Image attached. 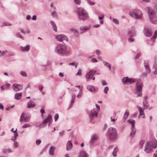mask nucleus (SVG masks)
I'll return each mask as SVG.
<instances>
[{
	"instance_id": "obj_30",
	"label": "nucleus",
	"mask_w": 157,
	"mask_h": 157,
	"mask_svg": "<svg viewBox=\"0 0 157 157\" xmlns=\"http://www.w3.org/2000/svg\"><path fill=\"white\" fill-rule=\"evenodd\" d=\"M12 151L10 149H3L2 150V152L3 153H11Z\"/></svg>"
},
{
	"instance_id": "obj_7",
	"label": "nucleus",
	"mask_w": 157,
	"mask_h": 157,
	"mask_svg": "<svg viewBox=\"0 0 157 157\" xmlns=\"http://www.w3.org/2000/svg\"><path fill=\"white\" fill-rule=\"evenodd\" d=\"M143 87V86L142 83L140 81H138L136 82L135 88V93L137 94V97L142 96V94L141 92L142 91Z\"/></svg>"
},
{
	"instance_id": "obj_48",
	"label": "nucleus",
	"mask_w": 157,
	"mask_h": 157,
	"mask_svg": "<svg viewBox=\"0 0 157 157\" xmlns=\"http://www.w3.org/2000/svg\"><path fill=\"white\" fill-rule=\"evenodd\" d=\"M40 112L41 113V117L42 118H44V116L43 114L45 113V111L44 109H41L40 110Z\"/></svg>"
},
{
	"instance_id": "obj_57",
	"label": "nucleus",
	"mask_w": 157,
	"mask_h": 157,
	"mask_svg": "<svg viewBox=\"0 0 157 157\" xmlns=\"http://www.w3.org/2000/svg\"><path fill=\"white\" fill-rule=\"evenodd\" d=\"M130 38L128 39V41L129 42H132L134 41V39L132 37L130 36Z\"/></svg>"
},
{
	"instance_id": "obj_15",
	"label": "nucleus",
	"mask_w": 157,
	"mask_h": 157,
	"mask_svg": "<svg viewBox=\"0 0 157 157\" xmlns=\"http://www.w3.org/2000/svg\"><path fill=\"white\" fill-rule=\"evenodd\" d=\"M144 65L146 72L148 74L150 73L151 72V70L148 63L145 62L144 63Z\"/></svg>"
},
{
	"instance_id": "obj_23",
	"label": "nucleus",
	"mask_w": 157,
	"mask_h": 157,
	"mask_svg": "<svg viewBox=\"0 0 157 157\" xmlns=\"http://www.w3.org/2000/svg\"><path fill=\"white\" fill-rule=\"evenodd\" d=\"M87 89L91 92H94L95 91L94 87L92 85L88 86L87 87Z\"/></svg>"
},
{
	"instance_id": "obj_12",
	"label": "nucleus",
	"mask_w": 157,
	"mask_h": 157,
	"mask_svg": "<svg viewBox=\"0 0 157 157\" xmlns=\"http://www.w3.org/2000/svg\"><path fill=\"white\" fill-rule=\"evenodd\" d=\"M91 28L90 25L81 26L80 28V32L81 33H82L86 31L89 30Z\"/></svg>"
},
{
	"instance_id": "obj_41",
	"label": "nucleus",
	"mask_w": 157,
	"mask_h": 157,
	"mask_svg": "<svg viewBox=\"0 0 157 157\" xmlns=\"http://www.w3.org/2000/svg\"><path fill=\"white\" fill-rule=\"evenodd\" d=\"M36 105L35 104H32L29 105L27 106V108H33L35 106H36Z\"/></svg>"
},
{
	"instance_id": "obj_34",
	"label": "nucleus",
	"mask_w": 157,
	"mask_h": 157,
	"mask_svg": "<svg viewBox=\"0 0 157 157\" xmlns=\"http://www.w3.org/2000/svg\"><path fill=\"white\" fill-rule=\"evenodd\" d=\"M137 107L139 111L140 112V115H143L144 114V112L142 110L141 108L139 106H137Z\"/></svg>"
},
{
	"instance_id": "obj_55",
	"label": "nucleus",
	"mask_w": 157,
	"mask_h": 157,
	"mask_svg": "<svg viewBox=\"0 0 157 157\" xmlns=\"http://www.w3.org/2000/svg\"><path fill=\"white\" fill-rule=\"evenodd\" d=\"M43 86L42 85L40 84L39 86V90L40 91V92H41L42 90H43Z\"/></svg>"
},
{
	"instance_id": "obj_49",
	"label": "nucleus",
	"mask_w": 157,
	"mask_h": 157,
	"mask_svg": "<svg viewBox=\"0 0 157 157\" xmlns=\"http://www.w3.org/2000/svg\"><path fill=\"white\" fill-rule=\"evenodd\" d=\"M59 118V115L58 114L56 113L55 114L54 116V119L55 121H56Z\"/></svg>"
},
{
	"instance_id": "obj_22",
	"label": "nucleus",
	"mask_w": 157,
	"mask_h": 157,
	"mask_svg": "<svg viewBox=\"0 0 157 157\" xmlns=\"http://www.w3.org/2000/svg\"><path fill=\"white\" fill-rule=\"evenodd\" d=\"M76 96V94H74L72 95V99L71 102V104L70 105V106L68 109V110L69 109H70L71 106H72L73 105V104L74 103L75 98Z\"/></svg>"
},
{
	"instance_id": "obj_37",
	"label": "nucleus",
	"mask_w": 157,
	"mask_h": 157,
	"mask_svg": "<svg viewBox=\"0 0 157 157\" xmlns=\"http://www.w3.org/2000/svg\"><path fill=\"white\" fill-rule=\"evenodd\" d=\"M21 75L23 77H26L27 76V74L25 71H21L20 72Z\"/></svg>"
},
{
	"instance_id": "obj_39",
	"label": "nucleus",
	"mask_w": 157,
	"mask_h": 157,
	"mask_svg": "<svg viewBox=\"0 0 157 157\" xmlns=\"http://www.w3.org/2000/svg\"><path fill=\"white\" fill-rule=\"evenodd\" d=\"M17 131V129H16L13 132L14 133V136L13 137V138H14L16 139V138L18 136V134L16 132Z\"/></svg>"
},
{
	"instance_id": "obj_3",
	"label": "nucleus",
	"mask_w": 157,
	"mask_h": 157,
	"mask_svg": "<svg viewBox=\"0 0 157 157\" xmlns=\"http://www.w3.org/2000/svg\"><path fill=\"white\" fill-rule=\"evenodd\" d=\"M77 13L80 20H85L89 18L87 12L82 8L79 7L78 9Z\"/></svg>"
},
{
	"instance_id": "obj_47",
	"label": "nucleus",
	"mask_w": 157,
	"mask_h": 157,
	"mask_svg": "<svg viewBox=\"0 0 157 157\" xmlns=\"http://www.w3.org/2000/svg\"><path fill=\"white\" fill-rule=\"evenodd\" d=\"M109 90V87L107 86H106L105 87L104 90V92L105 93L107 94V93L108 91Z\"/></svg>"
},
{
	"instance_id": "obj_63",
	"label": "nucleus",
	"mask_w": 157,
	"mask_h": 157,
	"mask_svg": "<svg viewBox=\"0 0 157 157\" xmlns=\"http://www.w3.org/2000/svg\"><path fill=\"white\" fill-rule=\"evenodd\" d=\"M92 61L94 63L98 62V60L95 58H92Z\"/></svg>"
},
{
	"instance_id": "obj_11",
	"label": "nucleus",
	"mask_w": 157,
	"mask_h": 157,
	"mask_svg": "<svg viewBox=\"0 0 157 157\" xmlns=\"http://www.w3.org/2000/svg\"><path fill=\"white\" fill-rule=\"evenodd\" d=\"M96 70H94L92 69L90 70L85 75L86 78L87 79V81H88L95 74L96 72Z\"/></svg>"
},
{
	"instance_id": "obj_59",
	"label": "nucleus",
	"mask_w": 157,
	"mask_h": 157,
	"mask_svg": "<svg viewBox=\"0 0 157 157\" xmlns=\"http://www.w3.org/2000/svg\"><path fill=\"white\" fill-rule=\"evenodd\" d=\"M35 104L31 100H30L27 103V105H29Z\"/></svg>"
},
{
	"instance_id": "obj_25",
	"label": "nucleus",
	"mask_w": 157,
	"mask_h": 157,
	"mask_svg": "<svg viewBox=\"0 0 157 157\" xmlns=\"http://www.w3.org/2000/svg\"><path fill=\"white\" fill-rule=\"evenodd\" d=\"M19 87V85L18 84H14L13 85V90L16 91H17L20 90V89Z\"/></svg>"
},
{
	"instance_id": "obj_17",
	"label": "nucleus",
	"mask_w": 157,
	"mask_h": 157,
	"mask_svg": "<svg viewBox=\"0 0 157 157\" xmlns=\"http://www.w3.org/2000/svg\"><path fill=\"white\" fill-rule=\"evenodd\" d=\"M151 31L149 29H144V33L145 36L147 37H150L151 35Z\"/></svg>"
},
{
	"instance_id": "obj_42",
	"label": "nucleus",
	"mask_w": 157,
	"mask_h": 157,
	"mask_svg": "<svg viewBox=\"0 0 157 157\" xmlns=\"http://www.w3.org/2000/svg\"><path fill=\"white\" fill-rule=\"evenodd\" d=\"M157 37V31H156L154 35L153 38H152L151 40L152 41H153V42H155L154 39L156 38Z\"/></svg>"
},
{
	"instance_id": "obj_50",
	"label": "nucleus",
	"mask_w": 157,
	"mask_h": 157,
	"mask_svg": "<svg viewBox=\"0 0 157 157\" xmlns=\"http://www.w3.org/2000/svg\"><path fill=\"white\" fill-rule=\"evenodd\" d=\"M76 75L81 76V70L80 69H79L77 74H76Z\"/></svg>"
},
{
	"instance_id": "obj_10",
	"label": "nucleus",
	"mask_w": 157,
	"mask_h": 157,
	"mask_svg": "<svg viewBox=\"0 0 157 157\" xmlns=\"http://www.w3.org/2000/svg\"><path fill=\"white\" fill-rule=\"evenodd\" d=\"M58 41L60 42H63V41H67L68 39L67 36L64 34H60L58 35L56 37Z\"/></svg>"
},
{
	"instance_id": "obj_19",
	"label": "nucleus",
	"mask_w": 157,
	"mask_h": 157,
	"mask_svg": "<svg viewBox=\"0 0 157 157\" xmlns=\"http://www.w3.org/2000/svg\"><path fill=\"white\" fill-rule=\"evenodd\" d=\"M23 117L24 121L25 122H29L30 119V115H24L23 114Z\"/></svg>"
},
{
	"instance_id": "obj_46",
	"label": "nucleus",
	"mask_w": 157,
	"mask_h": 157,
	"mask_svg": "<svg viewBox=\"0 0 157 157\" xmlns=\"http://www.w3.org/2000/svg\"><path fill=\"white\" fill-rule=\"evenodd\" d=\"M19 143L16 141H14V142L13 146L15 148H17L19 146Z\"/></svg>"
},
{
	"instance_id": "obj_32",
	"label": "nucleus",
	"mask_w": 157,
	"mask_h": 157,
	"mask_svg": "<svg viewBox=\"0 0 157 157\" xmlns=\"http://www.w3.org/2000/svg\"><path fill=\"white\" fill-rule=\"evenodd\" d=\"M103 63L105 66L109 68L110 70H111V65L110 64L105 61H103Z\"/></svg>"
},
{
	"instance_id": "obj_45",
	"label": "nucleus",
	"mask_w": 157,
	"mask_h": 157,
	"mask_svg": "<svg viewBox=\"0 0 157 157\" xmlns=\"http://www.w3.org/2000/svg\"><path fill=\"white\" fill-rule=\"evenodd\" d=\"M74 2L77 5H79L81 3V0H74Z\"/></svg>"
},
{
	"instance_id": "obj_60",
	"label": "nucleus",
	"mask_w": 157,
	"mask_h": 157,
	"mask_svg": "<svg viewBox=\"0 0 157 157\" xmlns=\"http://www.w3.org/2000/svg\"><path fill=\"white\" fill-rule=\"evenodd\" d=\"M10 84L9 83L5 85H4V88H5V89L8 88L10 86Z\"/></svg>"
},
{
	"instance_id": "obj_24",
	"label": "nucleus",
	"mask_w": 157,
	"mask_h": 157,
	"mask_svg": "<svg viewBox=\"0 0 157 157\" xmlns=\"http://www.w3.org/2000/svg\"><path fill=\"white\" fill-rule=\"evenodd\" d=\"M136 34L135 31L134 30H129L128 32V35L129 36H134Z\"/></svg>"
},
{
	"instance_id": "obj_8",
	"label": "nucleus",
	"mask_w": 157,
	"mask_h": 157,
	"mask_svg": "<svg viewBox=\"0 0 157 157\" xmlns=\"http://www.w3.org/2000/svg\"><path fill=\"white\" fill-rule=\"evenodd\" d=\"M96 106L97 109L98 111H97L95 109H93L91 110L90 113L89 114V117L90 121L93 119L94 117H97L98 113L99 112L100 110V107L99 105L98 104H96Z\"/></svg>"
},
{
	"instance_id": "obj_62",
	"label": "nucleus",
	"mask_w": 157,
	"mask_h": 157,
	"mask_svg": "<svg viewBox=\"0 0 157 157\" xmlns=\"http://www.w3.org/2000/svg\"><path fill=\"white\" fill-rule=\"evenodd\" d=\"M96 52L98 55H100L101 53V51L99 50L98 49L96 50Z\"/></svg>"
},
{
	"instance_id": "obj_43",
	"label": "nucleus",
	"mask_w": 157,
	"mask_h": 157,
	"mask_svg": "<svg viewBox=\"0 0 157 157\" xmlns=\"http://www.w3.org/2000/svg\"><path fill=\"white\" fill-rule=\"evenodd\" d=\"M87 3L90 5H94L95 4V3L93 2L90 0H86Z\"/></svg>"
},
{
	"instance_id": "obj_44",
	"label": "nucleus",
	"mask_w": 157,
	"mask_h": 157,
	"mask_svg": "<svg viewBox=\"0 0 157 157\" xmlns=\"http://www.w3.org/2000/svg\"><path fill=\"white\" fill-rule=\"evenodd\" d=\"M69 65H72L73 66H75V68H76L77 67V64H76L75 63H70L68 64Z\"/></svg>"
},
{
	"instance_id": "obj_13",
	"label": "nucleus",
	"mask_w": 157,
	"mask_h": 157,
	"mask_svg": "<svg viewBox=\"0 0 157 157\" xmlns=\"http://www.w3.org/2000/svg\"><path fill=\"white\" fill-rule=\"evenodd\" d=\"M98 135L93 134L92 136L91 140L90 141V143L93 144L98 139Z\"/></svg>"
},
{
	"instance_id": "obj_58",
	"label": "nucleus",
	"mask_w": 157,
	"mask_h": 157,
	"mask_svg": "<svg viewBox=\"0 0 157 157\" xmlns=\"http://www.w3.org/2000/svg\"><path fill=\"white\" fill-rule=\"evenodd\" d=\"M143 143H144L142 141H140V142L139 145L140 146V148H142V147Z\"/></svg>"
},
{
	"instance_id": "obj_14",
	"label": "nucleus",
	"mask_w": 157,
	"mask_h": 157,
	"mask_svg": "<svg viewBox=\"0 0 157 157\" xmlns=\"http://www.w3.org/2000/svg\"><path fill=\"white\" fill-rule=\"evenodd\" d=\"M20 49L23 52H27L30 49V46L29 45H27L25 47H20Z\"/></svg>"
},
{
	"instance_id": "obj_54",
	"label": "nucleus",
	"mask_w": 157,
	"mask_h": 157,
	"mask_svg": "<svg viewBox=\"0 0 157 157\" xmlns=\"http://www.w3.org/2000/svg\"><path fill=\"white\" fill-rule=\"evenodd\" d=\"M101 16L98 17V19L100 20H101L104 17V14H102L101 15Z\"/></svg>"
},
{
	"instance_id": "obj_5",
	"label": "nucleus",
	"mask_w": 157,
	"mask_h": 157,
	"mask_svg": "<svg viewBox=\"0 0 157 157\" xmlns=\"http://www.w3.org/2000/svg\"><path fill=\"white\" fill-rule=\"evenodd\" d=\"M67 46L64 44H59L57 45L55 48V52L59 54L64 55L66 53Z\"/></svg>"
},
{
	"instance_id": "obj_38",
	"label": "nucleus",
	"mask_w": 157,
	"mask_h": 157,
	"mask_svg": "<svg viewBox=\"0 0 157 157\" xmlns=\"http://www.w3.org/2000/svg\"><path fill=\"white\" fill-rule=\"evenodd\" d=\"M118 151V149L117 148H115L113 151L112 152V154L115 157L117 155V152Z\"/></svg>"
},
{
	"instance_id": "obj_33",
	"label": "nucleus",
	"mask_w": 157,
	"mask_h": 157,
	"mask_svg": "<svg viewBox=\"0 0 157 157\" xmlns=\"http://www.w3.org/2000/svg\"><path fill=\"white\" fill-rule=\"evenodd\" d=\"M50 23L51 25L53 26V29L55 32H57V27L56 26L55 23V22L53 21H51Z\"/></svg>"
},
{
	"instance_id": "obj_52",
	"label": "nucleus",
	"mask_w": 157,
	"mask_h": 157,
	"mask_svg": "<svg viewBox=\"0 0 157 157\" xmlns=\"http://www.w3.org/2000/svg\"><path fill=\"white\" fill-rule=\"evenodd\" d=\"M113 21L116 24H118L119 23V21L118 20L116 19H113Z\"/></svg>"
},
{
	"instance_id": "obj_64",
	"label": "nucleus",
	"mask_w": 157,
	"mask_h": 157,
	"mask_svg": "<svg viewBox=\"0 0 157 157\" xmlns=\"http://www.w3.org/2000/svg\"><path fill=\"white\" fill-rule=\"evenodd\" d=\"M153 73L155 75H157V69L156 68L155 70Z\"/></svg>"
},
{
	"instance_id": "obj_20",
	"label": "nucleus",
	"mask_w": 157,
	"mask_h": 157,
	"mask_svg": "<svg viewBox=\"0 0 157 157\" xmlns=\"http://www.w3.org/2000/svg\"><path fill=\"white\" fill-rule=\"evenodd\" d=\"M136 130L135 127L131 128V132L130 133V137L131 139L134 136V135L136 134Z\"/></svg>"
},
{
	"instance_id": "obj_6",
	"label": "nucleus",
	"mask_w": 157,
	"mask_h": 157,
	"mask_svg": "<svg viewBox=\"0 0 157 157\" xmlns=\"http://www.w3.org/2000/svg\"><path fill=\"white\" fill-rule=\"evenodd\" d=\"M129 14L131 17L136 19H141L143 15L142 12L138 10H134L130 11Z\"/></svg>"
},
{
	"instance_id": "obj_31",
	"label": "nucleus",
	"mask_w": 157,
	"mask_h": 157,
	"mask_svg": "<svg viewBox=\"0 0 157 157\" xmlns=\"http://www.w3.org/2000/svg\"><path fill=\"white\" fill-rule=\"evenodd\" d=\"M128 122L130 123L132 125L131 128H134L135 127V121L133 120H128Z\"/></svg>"
},
{
	"instance_id": "obj_40",
	"label": "nucleus",
	"mask_w": 157,
	"mask_h": 157,
	"mask_svg": "<svg viewBox=\"0 0 157 157\" xmlns=\"http://www.w3.org/2000/svg\"><path fill=\"white\" fill-rule=\"evenodd\" d=\"M31 127V125L28 123H26L22 126V128H27L30 127Z\"/></svg>"
},
{
	"instance_id": "obj_56",
	"label": "nucleus",
	"mask_w": 157,
	"mask_h": 157,
	"mask_svg": "<svg viewBox=\"0 0 157 157\" xmlns=\"http://www.w3.org/2000/svg\"><path fill=\"white\" fill-rule=\"evenodd\" d=\"M24 114V113H23L21 116L20 119V121L21 122H22L23 121H24V119L23 118V115Z\"/></svg>"
},
{
	"instance_id": "obj_26",
	"label": "nucleus",
	"mask_w": 157,
	"mask_h": 157,
	"mask_svg": "<svg viewBox=\"0 0 157 157\" xmlns=\"http://www.w3.org/2000/svg\"><path fill=\"white\" fill-rule=\"evenodd\" d=\"M70 32L75 35L76 36L78 35V30L74 28H72L70 29Z\"/></svg>"
},
{
	"instance_id": "obj_16",
	"label": "nucleus",
	"mask_w": 157,
	"mask_h": 157,
	"mask_svg": "<svg viewBox=\"0 0 157 157\" xmlns=\"http://www.w3.org/2000/svg\"><path fill=\"white\" fill-rule=\"evenodd\" d=\"M52 120V117L50 115H49L48 117L45 119L42 123V124L46 123L47 122H51Z\"/></svg>"
},
{
	"instance_id": "obj_28",
	"label": "nucleus",
	"mask_w": 157,
	"mask_h": 157,
	"mask_svg": "<svg viewBox=\"0 0 157 157\" xmlns=\"http://www.w3.org/2000/svg\"><path fill=\"white\" fill-rule=\"evenodd\" d=\"M143 106L144 109H147L149 106L148 102L147 101H143Z\"/></svg>"
},
{
	"instance_id": "obj_27",
	"label": "nucleus",
	"mask_w": 157,
	"mask_h": 157,
	"mask_svg": "<svg viewBox=\"0 0 157 157\" xmlns=\"http://www.w3.org/2000/svg\"><path fill=\"white\" fill-rule=\"evenodd\" d=\"M22 94L21 93H17L15 94L14 98L15 99L19 100L22 97Z\"/></svg>"
},
{
	"instance_id": "obj_51",
	"label": "nucleus",
	"mask_w": 157,
	"mask_h": 157,
	"mask_svg": "<svg viewBox=\"0 0 157 157\" xmlns=\"http://www.w3.org/2000/svg\"><path fill=\"white\" fill-rule=\"evenodd\" d=\"M140 53H138L135 56V59H138L140 56Z\"/></svg>"
},
{
	"instance_id": "obj_35",
	"label": "nucleus",
	"mask_w": 157,
	"mask_h": 157,
	"mask_svg": "<svg viewBox=\"0 0 157 157\" xmlns=\"http://www.w3.org/2000/svg\"><path fill=\"white\" fill-rule=\"evenodd\" d=\"M77 91L79 92V93L77 95V97L78 98H80L81 96V94H82V91L79 88L77 90H75V91Z\"/></svg>"
},
{
	"instance_id": "obj_2",
	"label": "nucleus",
	"mask_w": 157,
	"mask_h": 157,
	"mask_svg": "<svg viewBox=\"0 0 157 157\" xmlns=\"http://www.w3.org/2000/svg\"><path fill=\"white\" fill-rule=\"evenodd\" d=\"M146 10H147L148 15L151 22L154 24L157 23V17L155 12L149 7L146 8Z\"/></svg>"
},
{
	"instance_id": "obj_18",
	"label": "nucleus",
	"mask_w": 157,
	"mask_h": 157,
	"mask_svg": "<svg viewBox=\"0 0 157 157\" xmlns=\"http://www.w3.org/2000/svg\"><path fill=\"white\" fill-rule=\"evenodd\" d=\"M56 149L55 147L54 146L51 147L49 150V154L52 156L54 155V151Z\"/></svg>"
},
{
	"instance_id": "obj_4",
	"label": "nucleus",
	"mask_w": 157,
	"mask_h": 157,
	"mask_svg": "<svg viewBox=\"0 0 157 157\" xmlns=\"http://www.w3.org/2000/svg\"><path fill=\"white\" fill-rule=\"evenodd\" d=\"M108 136L111 140L115 139L117 136V132L116 129L113 127L109 128L107 131Z\"/></svg>"
},
{
	"instance_id": "obj_61",
	"label": "nucleus",
	"mask_w": 157,
	"mask_h": 157,
	"mask_svg": "<svg viewBox=\"0 0 157 157\" xmlns=\"http://www.w3.org/2000/svg\"><path fill=\"white\" fill-rule=\"evenodd\" d=\"M16 36L17 37H20L23 40V37L21 36L20 35L19 33H17V34Z\"/></svg>"
},
{
	"instance_id": "obj_53",
	"label": "nucleus",
	"mask_w": 157,
	"mask_h": 157,
	"mask_svg": "<svg viewBox=\"0 0 157 157\" xmlns=\"http://www.w3.org/2000/svg\"><path fill=\"white\" fill-rule=\"evenodd\" d=\"M41 143V141L40 139L36 140V144L37 145H39Z\"/></svg>"
},
{
	"instance_id": "obj_1",
	"label": "nucleus",
	"mask_w": 157,
	"mask_h": 157,
	"mask_svg": "<svg viewBox=\"0 0 157 157\" xmlns=\"http://www.w3.org/2000/svg\"><path fill=\"white\" fill-rule=\"evenodd\" d=\"M157 147V141L155 139H153L147 143L144 151L146 153H150L152 151L153 148L155 149Z\"/></svg>"
},
{
	"instance_id": "obj_21",
	"label": "nucleus",
	"mask_w": 157,
	"mask_h": 157,
	"mask_svg": "<svg viewBox=\"0 0 157 157\" xmlns=\"http://www.w3.org/2000/svg\"><path fill=\"white\" fill-rule=\"evenodd\" d=\"M72 144L71 140H69L68 141L67 144L66 149L67 150H70L72 148Z\"/></svg>"
},
{
	"instance_id": "obj_36",
	"label": "nucleus",
	"mask_w": 157,
	"mask_h": 157,
	"mask_svg": "<svg viewBox=\"0 0 157 157\" xmlns=\"http://www.w3.org/2000/svg\"><path fill=\"white\" fill-rule=\"evenodd\" d=\"M129 114V113H128L127 111H126L125 112L123 116V119L124 120H126V119H127L128 116Z\"/></svg>"
},
{
	"instance_id": "obj_29",
	"label": "nucleus",
	"mask_w": 157,
	"mask_h": 157,
	"mask_svg": "<svg viewBox=\"0 0 157 157\" xmlns=\"http://www.w3.org/2000/svg\"><path fill=\"white\" fill-rule=\"evenodd\" d=\"M79 157H87V154L84 151H82L80 152Z\"/></svg>"
},
{
	"instance_id": "obj_9",
	"label": "nucleus",
	"mask_w": 157,
	"mask_h": 157,
	"mask_svg": "<svg viewBox=\"0 0 157 157\" xmlns=\"http://www.w3.org/2000/svg\"><path fill=\"white\" fill-rule=\"evenodd\" d=\"M122 81L123 83L127 84H132L136 82V80L132 78H129L127 77L124 78Z\"/></svg>"
}]
</instances>
